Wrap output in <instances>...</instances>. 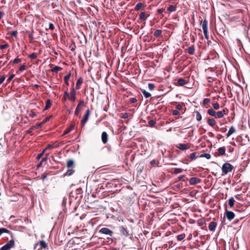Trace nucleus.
<instances>
[{
	"instance_id": "f257e3e1",
	"label": "nucleus",
	"mask_w": 250,
	"mask_h": 250,
	"mask_svg": "<svg viewBox=\"0 0 250 250\" xmlns=\"http://www.w3.org/2000/svg\"><path fill=\"white\" fill-rule=\"evenodd\" d=\"M233 166L229 163H226L224 164L222 167V170L224 174H227L232 171Z\"/></svg>"
},
{
	"instance_id": "f03ea898",
	"label": "nucleus",
	"mask_w": 250,
	"mask_h": 250,
	"mask_svg": "<svg viewBox=\"0 0 250 250\" xmlns=\"http://www.w3.org/2000/svg\"><path fill=\"white\" fill-rule=\"evenodd\" d=\"M15 246V243L14 239L10 240L7 244L0 248V250H10Z\"/></svg>"
},
{
	"instance_id": "7ed1b4c3",
	"label": "nucleus",
	"mask_w": 250,
	"mask_h": 250,
	"mask_svg": "<svg viewBox=\"0 0 250 250\" xmlns=\"http://www.w3.org/2000/svg\"><path fill=\"white\" fill-rule=\"evenodd\" d=\"M99 233L109 236H112L113 234V232L107 228H103L99 230Z\"/></svg>"
},
{
	"instance_id": "20e7f679",
	"label": "nucleus",
	"mask_w": 250,
	"mask_h": 250,
	"mask_svg": "<svg viewBox=\"0 0 250 250\" xmlns=\"http://www.w3.org/2000/svg\"><path fill=\"white\" fill-rule=\"evenodd\" d=\"M90 114V110H89V109H87L86 111L85 114H84V116L83 117V118L81 121V123L83 125H85V124L87 122V121L89 117Z\"/></svg>"
},
{
	"instance_id": "39448f33",
	"label": "nucleus",
	"mask_w": 250,
	"mask_h": 250,
	"mask_svg": "<svg viewBox=\"0 0 250 250\" xmlns=\"http://www.w3.org/2000/svg\"><path fill=\"white\" fill-rule=\"evenodd\" d=\"M76 90L74 88H72L71 92L69 94V100L72 102H74L76 100Z\"/></svg>"
},
{
	"instance_id": "423d86ee",
	"label": "nucleus",
	"mask_w": 250,
	"mask_h": 250,
	"mask_svg": "<svg viewBox=\"0 0 250 250\" xmlns=\"http://www.w3.org/2000/svg\"><path fill=\"white\" fill-rule=\"evenodd\" d=\"M225 216L227 219L230 221L234 218L235 214L232 211H229L226 209L225 211Z\"/></svg>"
},
{
	"instance_id": "0eeeda50",
	"label": "nucleus",
	"mask_w": 250,
	"mask_h": 250,
	"mask_svg": "<svg viewBox=\"0 0 250 250\" xmlns=\"http://www.w3.org/2000/svg\"><path fill=\"white\" fill-rule=\"evenodd\" d=\"M83 104L84 101L83 100H80L75 111V115L76 116H78L79 114L80 111L81 110V106H83Z\"/></svg>"
},
{
	"instance_id": "6e6552de",
	"label": "nucleus",
	"mask_w": 250,
	"mask_h": 250,
	"mask_svg": "<svg viewBox=\"0 0 250 250\" xmlns=\"http://www.w3.org/2000/svg\"><path fill=\"white\" fill-rule=\"evenodd\" d=\"M200 25L202 27L203 32H205L206 33V32L208 31L207 20L206 19H205L203 21H201Z\"/></svg>"
},
{
	"instance_id": "1a4fd4ad",
	"label": "nucleus",
	"mask_w": 250,
	"mask_h": 250,
	"mask_svg": "<svg viewBox=\"0 0 250 250\" xmlns=\"http://www.w3.org/2000/svg\"><path fill=\"white\" fill-rule=\"evenodd\" d=\"M176 147L182 150H185L189 148V144H179L176 145Z\"/></svg>"
},
{
	"instance_id": "9d476101",
	"label": "nucleus",
	"mask_w": 250,
	"mask_h": 250,
	"mask_svg": "<svg viewBox=\"0 0 250 250\" xmlns=\"http://www.w3.org/2000/svg\"><path fill=\"white\" fill-rule=\"evenodd\" d=\"M200 182L201 180L197 177H192L189 180V184L191 185H194Z\"/></svg>"
},
{
	"instance_id": "9b49d317",
	"label": "nucleus",
	"mask_w": 250,
	"mask_h": 250,
	"mask_svg": "<svg viewBox=\"0 0 250 250\" xmlns=\"http://www.w3.org/2000/svg\"><path fill=\"white\" fill-rule=\"evenodd\" d=\"M119 230H120V232H121V233L122 234H123V235H124L125 236H128V235H129L128 231L127 230L126 228H125V227H124L123 226L120 227Z\"/></svg>"
},
{
	"instance_id": "f8f14e48",
	"label": "nucleus",
	"mask_w": 250,
	"mask_h": 250,
	"mask_svg": "<svg viewBox=\"0 0 250 250\" xmlns=\"http://www.w3.org/2000/svg\"><path fill=\"white\" fill-rule=\"evenodd\" d=\"M217 224L215 222H211L208 226V229L211 231H214L217 227Z\"/></svg>"
},
{
	"instance_id": "ddd939ff",
	"label": "nucleus",
	"mask_w": 250,
	"mask_h": 250,
	"mask_svg": "<svg viewBox=\"0 0 250 250\" xmlns=\"http://www.w3.org/2000/svg\"><path fill=\"white\" fill-rule=\"evenodd\" d=\"M60 146V143H57L56 142V143H54L52 144H49L44 149L45 150H47V149H53L54 148H56V147H58L59 146Z\"/></svg>"
},
{
	"instance_id": "4468645a",
	"label": "nucleus",
	"mask_w": 250,
	"mask_h": 250,
	"mask_svg": "<svg viewBox=\"0 0 250 250\" xmlns=\"http://www.w3.org/2000/svg\"><path fill=\"white\" fill-rule=\"evenodd\" d=\"M102 140L104 144H106L108 141V135L106 132H103L102 134Z\"/></svg>"
},
{
	"instance_id": "2eb2a0df",
	"label": "nucleus",
	"mask_w": 250,
	"mask_h": 250,
	"mask_svg": "<svg viewBox=\"0 0 250 250\" xmlns=\"http://www.w3.org/2000/svg\"><path fill=\"white\" fill-rule=\"evenodd\" d=\"M199 153L198 152H194V153H191L188 156V157L191 160V161H193V160H195L196 158H197L198 157H199Z\"/></svg>"
},
{
	"instance_id": "dca6fc26",
	"label": "nucleus",
	"mask_w": 250,
	"mask_h": 250,
	"mask_svg": "<svg viewBox=\"0 0 250 250\" xmlns=\"http://www.w3.org/2000/svg\"><path fill=\"white\" fill-rule=\"evenodd\" d=\"M66 166L68 168H74L75 167L74 161L72 160H68Z\"/></svg>"
},
{
	"instance_id": "f3484780",
	"label": "nucleus",
	"mask_w": 250,
	"mask_h": 250,
	"mask_svg": "<svg viewBox=\"0 0 250 250\" xmlns=\"http://www.w3.org/2000/svg\"><path fill=\"white\" fill-rule=\"evenodd\" d=\"M187 83L188 82L183 78H180L177 80V83L180 86H183Z\"/></svg>"
},
{
	"instance_id": "a211bd4d",
	"label": "nucleus",
	"mask_w": 250,
	"mask_h": 250,
	"mask_svg": "<svg viewBox=\"0 0 250 250\" xmlns=\"http://www.w3.org/2000/svg\"><path fill=\"white\" fill-rule=\"evenodd\" d=\"M83 83V80L82 77H80L78 78L77 82L76 83V89H79L81 87V85Z\"/></svg>"
},
{
	"instance_id": "6ab92c4d",
	"label": "nucleus",
	"mask_w": 250,
	"mask_h": 250,
	"mask_svg": "<svg viewBox=\"0 0 250 250\" xmlns=\"http://www.w3.org/2000/svg\"><path fill=\"white\" fill-rule=\"evenodd\" d=\"M235 131H236V129L234 128V127L233 126H231L229 128V131L228 132V133L226 134L227 137H229L231 134L235 133Z\"/></svg>"
},
{
	"instance_id": "aec40b11",
	"label": "nucleus",
	"mask_w": 250,
	"mask_h": 250,
	"mask_svg": "<svg viewBox=\"0 0 250 250\" xmlns=\"http://www.w3.org/2000/svg\"><path fill=\"white\" fill-rule=\"evenodd\" d=\"M208 124L211 126L213 127L216 124V122L214 119L209 118L207 121Z\"/></svg>"
},
{
	"instance_id": "412c9836",
	"label": "nucleus",
	"mask_w": 250,
	"mask_h": 250,
	"mask_svg": "<svg viewBox=\"0 0 250 250\" xmlns=\"http://www.w3.org/2000/svg\"><path fill=\"white\" fill-rule=\"evenodd\" d=\"M38 244L40 245L41 248L46 249L48 248L47 243L44 240L40 241Z\"/></svg>"
},
{
	"instance_id": "4be33fe9",
	"label": "nucleus",
	"mask_w": 250,
	"mask_h": 250,
	"mask_svg": "<svg viewBox=\"0 0 250 250\" xmlns=\"http://www.w3.org/2000/svg\"><path fill=\"white\" fill-rule=\"evenodd\" d=\"M219 155H224L226 152V147L225 146L220 147L218 149Z\"/></svg>"
},
{
	"instance_id": "5701e85b",
	"label": "nucleus",
	"mask_w": 250,
	"mask_h": 250,
	"mask_svg": "<svg viewBox=\"0 0 250 250\" xmlns=\"http://www.w3.org/2000/svg\"><path fill=\"white\" fill-rule=\"evenodd\" d=\"M75 170L73 168H68L67 171L64 174V176H71L74 174Z\"/></svg>"
},
{
	"instance_id": "b1692460",
	"label": "nucleus",
	"mask_w": 250,
	"mask_h": 250,
	"mask_svg": "<svg viewBox=\"0 0 250 250\" xmlns=\"http://www.w3.org/2000/svg\"><path fill=\"white\" fill-rule=\"evenodd\" d=\"M51 105V101L50 99H47L46 101V105L43 108V110H47Z\"/></svg>"
},
{
	"instance_id": "393cba45",
	"label": "nucleus",
	"mask_w": 250,
	"mask_h": 250,
	"mask_svg": "<svg viewBox=\"0 0 250 250\" xmlns=\"http://www.w3.org/2000/svg\"><path fill=\"white\" fill-rule=\"evenodd\" d=\"M74 128V125H71L70 127H69L68 128H67V129H66L63 133V135H66L67 134H68V133H69L71 131H72L73 129Z\"/></svg>"
},
{
	"instance_id": "a878e982",
	"label": "nucleus",
	"mask_w": 250,
	"mask_h": 250,
	"mask_svg": "<svg viewBox=\"0 0 250 250\" xmlns=\"http://www.w3.org/2000/svg\"><path fill=\"white\" fill-rule=\"evenodd\" d=\"M141 92L145 98H148L151 97V94L145 89H141Z\"/></svg>"
},
{
	"instance_id": "bb28decb",
	"label": "nucleus",
	"mask_w": 250,
	"mask_h": 250,
	"mask_svg": "<svg viewBox=\"0 0 250 250\" xmlns=\"http://www.w3.org/2000/svg\"><path fill=\"white\" fill-rule=\"evenodd\" d=\"M3 233L11 234V232L9 230L5 228H0V236Z\"/></svg>"
},
{
	"instance_id": "cd10ccee",
	"label": "nucleus",
	"mask_w": 250,
	"mask_h": 250,
	"mask_svg": "<svg viewBox=\"0 0 250 250\" xmlns=\"http://www.w3.org/2000/svg\"><path fill=\"white\" fill-rule=\"evenodd\" d=\"M188 53L190 55H193L195 52V48L193 45L190 46L187 51Z\"/></svg>"
},
{
	"instance_id": "c85d7f7f",
	"label": "nucleus",
	"mask_w": 250,
	"mask_h": 250,
	"mask_svg": "<svg viewBox=\"0 0 250 250\" xmlns=\"http://www.w3.org/2000/svg\"><path fill=\"white\" fill-rule=\"evenodd\" d=\"M70 76H71V73H69V74H68L67 75L65 76L64 77V81L65 82V84L67 85H69L68 80H69Z\"/></svg>"
},
{
	"instance_id": "c756f323",
	"label": "nucleus",
	"mask_w": 250,
	"mask_h": 250,
	"mask_svg": "<svg viewBox=\"0 0 250 250\" xmlns=\"http://www.w3.org/2000/svg\"><path fill=\"white\" fill-rule=\"evenodd\" d=\"M234 202L235 200L233 197H231L229 199L228 204L230 208H232L233 206Z\"/></svg>"
},
{
	"instance_id": "7c9ffc66",
	"label": "nucleus",
	"mask_w": 250,
	"mask_h": 250,
	"mask_svg": "<svg viewBox=\"0 0 250 250\" xmlns=\"http://www.w3.org/2000/svg\"><path fill=\"white\" fill-rule=\"evenodd\" d=\"M162 31L161 30L157 29L155 31V32L154 33V36L157 38L159 37V36H161V35L162 34Z\"/></svg>"
},
{
	"instance_id": "2f4dec72",
	"label": "nucleus",
	"mask_w": 250,
	"mask_h": 250,
	"mask_svg": "<svg viewBox=\"0 0 250 250\" xmlns=\"http://www.w3.org/2000/svg\"><path fill=\"white\" fill-rule=\"evenodd\" d=\"M207 112L209 115L212 116H216V112L212 108L209 109Z\"/></svg>"
},
{
	"instance_id": "473e14b6",
	"label": "nucleus",
	"mask_w": 250,
	"mask_h": 250,
	"mask_svg": "<svg viewBox=\"0 0 250 250\" xmlns=\"http://www.w3.org/2000/svg\"><path fill=\"white\" fill-rule=\"evenodd\" d=\"M218 118H222L224 117V113H223L222 111H218L216 112V116Z\"/></svg>"
},
{
	"instance_id": "72a5a7b5",
	"label": "nucleus",
	"mask_w": 250,
	"mask_h": 250,
	"mask_svg": "<svg viewBox=\"0 0 250 250\" xmlns=\"http://www.w3.org/2000/svg\"><path fill=\"white\" fill-rule=\"evenodd\" d=\"M143 4L142 3L139 2L136 4V5L135 7V10L136 11H138L140 9H141V8L143 7Z\"/></svg>"
},
{
	"instance_id": "f704fd0d",
	"label": "nucleus",
	"mask_w": 250,
	"mask_h": 250,
	"mask_svg": "<svg viewBox=\"0 0 250 250\" xmlns=\"http://www.w3.org/2000/svg\"><path fill=\"white\" fill-rule=\"evenodd\" d=\"M139 18L141 20L145 21L146 20V13L145 12L141 13L139 15Z\"/></svg>"
},
{
	"instance_id": "c9c22d12",
	"label": "nucleus",
	"mask_w": 250,
	"mask_h": 250,
	"mask_svg": "<svg viewBox=\"0 0 250 250\" xmlns=\"http://www.w3.org/2000/svg\"><path fill=\"white\" fill-rule=\"evenodd\" d=\"M62 69V68L58 66H55L52 69V71L53 72H58L59 71H60Z\"/></svg>"
},
{
	"instance_id": "e433bc0d",
	"label": "nucleus",
	"mask_w": 250,
	"mask_h": 250,
	"mask_svg": "<svg viewBox=\"0 0 250 250\" xmlns=\"http://www.w3.org/2000/svg\"><path fill=\"white\" fill-rule=\"evenodd\" d=\"M200 157H205L207 158V159H209L211 157V155L209 153H203L201 154L200 156Z\"/></svg>"
},
{
	"instance_id": "4c0bfd02",
	"label": "nucleus",
	"mask_w": 250,
	"mask_h": 250,
	"mask_svg": "<svg viewBox=\"0 0 250 250\" xmlns=\"http://www.w3.org/2000/svg\"><path fill=\"white\" fill-rule=\"evenodd\" d=\"M176 10V7L173 5H170L167 8V10L170 12H174Z\"/></svg>"
},
{
	"instance_id": "58836bf2",
	"label": "nucleus",
	"mask_w": 250,
	"mask_h": 250,
	"mask_svg": "<svg viewBox=\"0 0 250 250\" xmlns=\"http://www.w3.org/2000/svg\"><path fill=\"white\" fill-rule=\"evenodd\" d=\"M195 113L196 114V120L198 121H200L202 119V115L198 111H196Z\"/></svg>"
},
{
	"instance_id": "ea45409f",
	"label": "nucleus",
	"mask_w": 250,
	"mask_h": 250,
	"mask_svg": "<svg viewBox=\"0 0 250 250\" xmlns=\"http://www.w3.org/2000/svg\"><path fill=\"white\" fill-rule=\"evenodd\" d=\"M185 237V234H181L178 235L177 236V239L180 241H182V240H183Z\"/></svg>"
},
{
	"instance_id": "a19ab883",
	"label": "nucleus",
	"mask_w": 250,
	"mask_h": 250,
	"mask_svg": "<svg viewBox=\"0 0 250 250\" xmlns=\"http://www.w3.org/2000/svg\"><path fill=\"white\" fill-rule=\"evenodd\" d=\"M183 171V169L179 168H175L174 169V173L176 174L181 173Z\"/></svg>"
},
{
	"instance_id": "79ce46f5",
	"label": "nucleus",
	"mask_w": 250,
	"mask_h": 250,
	"mask_svg": "<svg viewBox=\"0 0 250 250\" xmlns=\"http://www.w3.org/2000/svg\"><path fill=\"white\" fill-rule=\"evenodd\" d=\"M29 57L31 59H35L37 58V55H36V53H33L31 54L30 55H29Z\"/></svg>"
},
{
	"instance_id": "37998d69",
	"label": "nucleus",
	"mask_w": 250,
	"mask_h": 250,
	"mask_svg": "<svg viewBox=\"0 0 250 250\" xmlns=\"http://www.w3.org/2000/svg\"><path fill=\"white\" fill-rule=\"evenodd\" d=\"M148 124L149 126L152 127V126H153L155 125L156 122L153 120H150L148 121Z\"/></svg>"
},
{
	"instance_id": "c03bdc74",
	"label": "nucleus",
	"mask_w": 250,
	"mask_h": 250,
	"mask_svg": "<svg viewBox=\"0 0 250 250\" xmlns=\"http://www.w3.org/2000/svg\"><path fill=\"white\" fill-rule=\"evenodd\" d=\"M148 87L150 90H153L154 89L155 86L153 83H149L148 84Z\"/></svg>"
},
{
	"instance_id": "a18cd8bd",
	"label": "nucleus",
	"mask_w": 250,
	"mask_h": 250,
	"mask_svg": "<svg viewBox=\"0 0 250 250\" xmlns=\"http://www.w3.org/2000/svg\"><path fill=\"white\" fill-rule=\"evenodd\" d=\"M212 105L213 108L216 110H217L219 108V104L218 103L213 104Z\"/></svg>"
},
{
	"instance_id": "49530a36",
	"label": "nucleus",
	"mask_w": 250,
	"mask_h": 250,
	"mask_svg": "<svg viewBox=\"0 0 250 250\" xmlns=\"http://www.w3.org/2000/svg\"><path fill=\"white\" fill-rule=\"evenodd\" d=\"M69 94L68 92V91H64V100H66L67 98H68L69 99Z\"/></svg>"
},
{
	"instance_id": "de8ad7c7",
	"label": "nucleus",
	"mask_w": 250,
	"mask_h": 250,
	"mask_svg": "<svg viewBox=\"0 0 250 250\" xmlns=\"http://www.w3.org/2000/svg\"><path fill=\"white\" fill-rule=\"evenodd\" d=\"M210 102V99L208 98H205L203 102L204 105H206Z\"/></svg>"
},
{
	"instance_id": "09e8293b",
	"label": "nucleus",
	"mask_w": 250,
	"mask_h": 250,
	"mask_svg": "<svg viewBox=\"0 0 250 250\" xmlns=\"http://www.w3.org/2000/svg\"><path fill=\"white\" fill-rule=\"evenodd\" d=\"M121 117L123 119H126L128 117V114L127 113H122Z\"/></svg>"
},
{
	"instance_id": "8fccbe9b",
	"label": "nucleus",
	"mask_w": 250,
	"mask_h": 250,
	"mask_svg": "<svg viewBox=\"0 0 250 250\" xmlns=\"http://www.w3.org/2000/svg\"><path fill=\"white\" fill-rule=\"evenodd\" d=\"M17 34H18V31L15 30V31H13L12 32H10V34L13 37H16L17 35Z\"/></svg>"
},
{
	"instance_id": "3c124183",
	"label": "nucleus",
	"mask_w": 250,
	"mask_h": 250,
	"mask_svg": "<svg viewBox=\"0 0 250 250\" xmlns=\"http://www.w3.org/2000/svg\"><path fill=\"white\" fill-rule=\"evenodd\" d=\"M8 44L7 43L1 44L0 45V48L2 50V49H4L7 48L8 47Z\"/></svg>"
},
{
	"instance_id": "603ef678",
	"label": "nucleus",
	"mask_w": 250,
	"mask_h": 250,
	"mask_svg": "<svg viewBox=\"0 0 250 250\" xmlns=\"http://www.w3.org/2000/svg\"><path fill=\"white\" fill-rule=\"evenodd\" d=\"M45 151V150L44 149V150H43V151H42V153H40V154L38 155V156H37V159L39 160V159H40L42 157V156H43V154H44V153Z\"/></svg>"
},
{
	"instance_id": "864d4df0",
	"label": "nucleus",
	"mask_w": 250,
	"mask_h": 250,
	"mask_svg": "<svg viewBox=\"0 0 250 250\" xmlns=\"http://www.w3.org/2000/svg\"><path fill=\"white\" fill-rule=\"evenodd\" d=\"M21 62V59L19 58H16L14 60L13 62V63H18Z\"/></svg>"
},
{
	"instance_id": "5fc2aeb1",
	"label": "nucleus",
	"mask_w": 250,
	"mask_h": 250,
	"mask_svg": "<svg viewBox=\"0 0 250 250\" xmlns=\"http://www.w3.org/2000/svg\"><path fill=\"white\" fill-rule=\"evenodd\" d=\"M26 69V66L25 65H21L20 68H19V70L21 72L25 70Z\"/></svg>"
},
{
	"instance_id": "6e6d98bb",
	"label": "nucleus",
	"mask_w": 250,
	"mask_h": 250,
	"mask_svg": "<svg viewBox=\"0 0 250 250\" xmlns=\"http://www.w3.org/2000/svg\"><path fill=\"white\" fill-rule=\"evenodd\" d=\"M14 74L10 75L7 80V82H10L14 78Z\"/></svg>"
},
{
	"instance_id": "4d7b16f0",
	"label": "nucleus",
	"mask_w": 250,
	"mask_h": 250,
	"mask_svg": "<svg viewBox=\"0 0 250 250\" xmlns=\"http://www.w3.org/2000/svg\"><path fill=\"white\" fill-rule=\"evenodd\" d=\"M172 112L173 115H177L179 114V111L178 110H173Z\"/></svg>"
},
{
	"instance_id": "13d9d810",
	"label": "nucleus",
	"mask_w": 250,
	"mask_h": 250,
	"mask_svg": "<svg viewBox=\"0 0 250 250\" xmlns=\"http://www.w3.org/2000/svg\"><path fill=\"white\" fill-rule=\"evenodd\" d=\"M197 223L199 226H202L204 224V222L202 220H198Z\"/></svg>"
},
{
	"instance_id": "bf43d9fd",
	"label": "nucleus",
	"mask_w": 250,
	"mask_h": 250,
	"mask_svg": "<svg viewBox=\"0 0 250 250\" xmlns=\"http://www.w3.org/2000/svg\"><path fill=\"white\" fill-rule=\"evenodd\" d=\"M182 107H183L182 105H181L180 104H178L176 106V108L177 110H181L182 109Z\"/></svg>"
},
{
	"instance_id": "052dcab7",
	"label": "nucleus",
	"mask_w": 250,
	"mask_h": 250,
	"mask_svg": "<svg viewBox=\"0 0 250 250\" xmlns=\"http://www.w3.org/2000/svg\"><path fill=\"white\" fill-rule=\"evenodd\" d=\"M5 78L3 76L0 77V84L2 83L3 82V81L5 80Z\"/></svg>"
},
{
	"instance_id": "680f3d73",
	"label": "nucleus",
	"mask_w": 250,
	"mask_h": 250,
	"mask_svg": "<svg viewBox=\"0 0 250 250\" xmlns=\"http://www.w3.org/2000/svg\"><path fill=\"white\" fill-rule=\"evenodd\" d=\"M49 28L50 29L53 30L54 29V26L53 23H50L49 25Z\"/></svg>"
},
{
	"instance_id": "e2e57ef3",
	"label": "nucleus",
	"mask_w": 250,
	"mask_h": 250,
	"mask_svg": "<svg viewBox=\"0 0 250 250\" xmlns=\"http://www.w3.org/2000/svg\"><path fill=\"white\" fill-rule=\"evenodd\" d=\"M130 101L131 103H135L137 101V99L135 98H131Z\"/></svg>"
},
{
	"instance_id": "0e129e2a",
	"label": "nucleus",
	"mask_w": 250,
	"mask_h": 250,
	"mask_svg": "<svg viewBox=\"0 0 250 250\" xmlns=\"http://www.w3.org/2000/svg\"><path fill=\"white\" fill-rule=\"evenodd\" d=\"M185 177V175H181V176H180L178 177V180L179 181L180 180H185L184 179V178Z\"/></svg>"
},
{
	"instance_id": "69168bd1",
	"label": "nucleus",
	"mask_w": 250,
	"mask_h": 250,
	"mask_svg": "<svg viewBox=\"0 0 250 250\" xmlns=\"http://www.w3.org/2000/svg\"><path fill=\"white\" fill-rule=\"evenodd\" d=\"M164 11V9L163 8H161V9H158L157 10V12L158 14H162Z\"/></svg>"
},
{
	"instance_id": "338daca9",
	"label": "nucleus",
	"mask_w": 250,
	"mask_h": 250,
	"mask_svg": "<svg viewBox=\"0 0 250 250\" xmlns=\"http://www.w3.org/2000/svg\"><path fill=\"white\" fill-rule=\"evenodd\" d=\"M36 115V113L35 112H32L29 114V116L32 117L34 118Z\"/></svg>"
},
{
	"instance_id": "774afa93",
	"label": "nucleus",
	"mask_w": 250,
	"mask_h": 250,
	"mask_svg": "<svg viewBox=\"0 0 250 250\" xmlns=\"http://www.w3.org/2000/svg\"><path fill=\"white\" fill-rule=\"evenodd\" d=\"M34 127H35V126L31 127L29 130H28L27 131V133H31L32 132V131H33V130Z\"/></svg>"
}]
</instances>
